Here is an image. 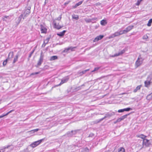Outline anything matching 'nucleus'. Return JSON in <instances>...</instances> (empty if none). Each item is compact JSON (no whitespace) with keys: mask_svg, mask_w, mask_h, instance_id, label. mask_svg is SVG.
I'll return each mask as SVG.
<instances>
[{"mask_svg":"<svg viewBox=\"0 0 152 152\" xmlns=\"http://www.w3.org/2000/svg\"><path fill=\"white\" fill-rule=\"evenodd\" d=\"M44 140V138H43L37 141L34 142L29 145L28 146L26 149H24L23 151V152H29V149L30 147L33 148L36 147L39 145Z\"/></svg>","mask_w":152,"mask_h":152,"instance_id":"1","label":"nucleus"},{"mask_svg":"<svg viewBox=\"0 0 152 152\" xmlns=\"http://www.w3.org/2000/svg\"><path fill=\"white\" fill-rule=\"evenodd\" d=\"M120 35L119 34L118 32H116L114 34H112L110 37L113 38L115 37L118 36Z\"/></svg>","mask_w":152,"mask_h":152,"instance_id":"18","label":"nucleus"},{"mask_svg":"<svg viewBox=\"0 0 152 152\" xmlns=\"http://www.w3.org/2000/svg\"><path fill=\"white\" fill-rule=\"evenodd\" d=\"M58 58L57 56H51L50 58V61H53L57 59Z\"/></svg>","mask_w":152,"mask_h":152,"instance_id":"22","label":"nucleus"},{"mask_svg":"<svg viewBox=\"0 0 152 152\" xmlns=\"http://www.w3.org/2000/svg\"><path fill=\"white\" fill-rule=\"evenodd\" d=\"M66 32V30H64L62 32H61L59 33H57V34L58 36L59 37H63L64 35Z\"/></svg>","mask_w":152,"mask_h":152,"instance_id":"16","label":"nucleus"},{"mask_svg":"<svg viewBox=\"0 0 152 152\" xmlns=\"http://www.w3.org/2000/svg\"><path fill=\"white\" fill-rule=\"evenodd\" d=\"M53 24L54 28L57 29H59L62 27V26L59 25V23L57 22L55 20H53Z\"/></svg>","mask_w":152,"mask_h":152,"instance_id":"5","label":"nucleus"},{"mask_svg":"<svg viewBox=\"0 0 152 152\" xmlns=\"http://www.w3.org/2000/svg\"><path fill=\"white\" fill-rule=\"evenodd\" d=\"M83 74H82V72H78L77 73V75H79V76L82 75Z\"/></svg>","mask_w":152,"mask_h":152,"instance_id":"46","label":"nucleus"},{"mask_svg":"<svg viewBox=\"0 0 152 152\" xmlns=\"http://www.w3.org/2000/svg\"><path fill=\"white\" fill-rule=\"evenodd\" d=\"M120 35L122 34H126L125 32L124 31V30L123 31H120L119 32Z\"/></svg>","mask_w":152,"mask_h":152,"instance_id":"34","label":"nucleus"},{"mask_svg":"<svg viewBox=\"0 0 152 152\" xmlns=\"http://www.w3.org/2000/svg\"><path fill=\"white\" fill-rule=\"evenodd\" d=\"M39 72H37L32 73H31L30 74V75L32 76V75H33L38 74L39 73Z\"/></svg>","mask_w":152,"mask_h":152,"instance_id":"33","label":"nucleus"},{"mask_svg":"<svg viewBox=\"0 0 152 152\" xmlns=\"http://www.w3.org/2000/svg\"><path fill=\"white\" fill-rule=\"evenodd\" d=\"M61 18V15L59 16L55 19L54 20H55L56 21V20H60Z\"/></svg>","mask_w":152,"mask_h":152,"instance_id":"30","label":"nucleus"},{"mask_svg":"<svg viewBox=\"0 0 152 152\" xmlns=\"http://www.w3.org/2000/svg\"><path fill=\"white\" fill-rule=\"evenodd\" d=\"M124 52V50H122L121 51L120 53H119L118 55H121Z\"/></svg>","mask_w":152,"mask_h":152,"instance_id":"41","label":"nucleus"},{"mask_svg":"<svg viewBox=\"0 0 152 152\" xmlns=\"http://www.w3.org/2000/svg\"><path fill=\"white\" fill-rule=\"evenodd\" d=\"M107 23L106 21L104 20H102L100 21V24L102 26H105Z\"/></svg>","mask_w":152,"mask_h":152,"instance_id":"21","label":"nucleus"},{"mask_svg":"<svg viewBox=\"0 0 152 152\" xmlns=\"http://www.w3.org/2000/svg\"><path fill=\"white\" fill-rule=\"evenodd\" d=\"M34 51V49L30 53L28 56V58H30L32 56V54L33 53Z\"/></svg>","mask_w":152,"mask_h":152,"instance_id":"32","label":"nucleus"},{"mask_svg":"<svg viewBox=\"0 0 152 152\" xmlns=\"http://www.w3.org/2000/svg\"><path fill=\"white\" fill-rule=\"evenodd\" d=\"M104 36L102 35H100L96 37L93 40V42H97L98 41L101 40L103 37Z\"/></svg>","mask_w":152,"mask_h":152,"instance_id":"10","label":"nucleus"},{"mask_svg":"<svg viewBox=\"0 0 152 152\" xmlns=\"http://www.w3.org/2000/svg\"><path fill=\"white\" fill-rule=\"evenodd\" d=\"M44 58V55L43 54L42 52H41L40 53V56L39 59L38 61L37 66L36 67H37L38 66H40L41 65L42 63L43 62Z\"/></svg>","mask_w":152,"mask_h":152,"instance_id":"4","label":"nucleus"},{"mask_svg":"<svg viewBox=\"0 0 152 152\" xmlns=\"http://www.w3.org/2000/svg\"><path fill=\"white\" fill-rule=\"evenodd\" d=\"M4 18H3V20H5V18H7L9 19H10V16H4Z\"/></svg>","mask_w":152,"mask_h":152,"instance_id":"35","label":"nucleus"},{"mask_svg":"<svg viewBox=\"0 0 152 152\" xmlns=\"http://www.w3.org/2000/svg\"><path fill=\"white\" fill-rule=\"evenodd\" d=\"M140 137L142 139H144L145 137V136L143 134H141L140 135Z\"/></svg>","mask_w":152,"mask_h":152,"instance_id":"44","label":"nucleus"},{"mask_svg":"<svg viewBox=\"0 0 152 152\" xmlns=\"http://www.w3.org/2000/svg\"><path fill=\"white\" fill-rule=\"evenodd\" d=\"M74 7L75 8V7H76V4H75L74 6Z\"/></svg>","mask_w":152,"mask_h":152,"instance_id":"57","label":"nucleus"},{"mask_svg":"<svg viewBox=\"0 0 152 152\" xmlns=\"http://www.w3.org/2000/svg\"><path fill=\"white\" fill-rule=\"evenodd\" d=\"M133 27L134 26L133 25L129 26L124 30V31L125 32L126 34L133 29Z\"/></svg>","mask_w":152,"mask_h":152,"instance_id":"9","label":"nucleus"},{"mask_svg":"<svg viewBox=\"0 0 152 152\" xmlns=\"http://www.w3.org/2000/svg\"><path fill=\"white\" fill-rule=\"evenodd\" d=\"M125 94V93H122V94Z\"/></svg>","mask_w":152,"mask_h":152,"instance_id":"61","label":"nucleus"},{"mask_svg":"<svg viewBox=\"0 0 152 152\" xmlns=\"http://www.w3.org/2000/svg\"><path fill=\"white\" fill-rule=\"evenodd\" d=\"M99 69V67H95L94 68V69L92 71V72H93L94 71H96L98 70Z\"/></svg>","mask_w":152,"mask_h":152,"instance_id":"37","label":"nucleus"},{"mask_svg":"<svg viewBox=\"0 0 152 152\" xmlns=\"http://www.w3.org/2000/svg\"><path fill=\"white\" fill-rule=\"evenodd\" d=\"M30 132L31 133H34V131H32V130L28 132Z\"/></svg>","mask_w":152,"mask_h":152,"instance_id":"52","label":"nucleus"},{"mask_svg":"<svg viewBox=\"0 0 152 152\" xmlns=\"http://www.w3.org/2000/svg\"><path fill=\"white\" fill-rule=\"evenodd\" d=\"M22 20V18L20 16L17 18L15 21L16 25L17 26H18L20 22Z\"/></svg>","mask_w":152,"mask_h":152,"instance_id":"12","label":"nucleus"},{"mask_svg":"<svg viewBox=\"0 0 152 152\" xmlns=\"http://www.w3.org/2000/svg\"><path fill=\"white\" fill-rule=\"evenodd\" d=\"M2 77V76H0V79Z\"/></svg>","mask_w":152,"mask_h":152,"instance_id":"59","label":"nucleus"},{"mask_svg":"<svg viewBox=\"0 0 152 152\" xmlns=\"http://www.w3.org/2000/svg\"><path fill=\"white\" fill-rule=\"evenodd\" d=\"M124 112V110L123 109L119 110H118V113L123 112Z\"/></svg>","mask_w":152,"mask_h":152,"instance_id":"43","label":"nucleus"},{"mask_svg":"<svg viewBox=\"0 0 152 152\" xmlns=\"http://www.w3.org/2000/svg\"><path fill=\"white\" fill-rule=\"evenodd\" d=\"M83 1H80L77 3V7L81 4L83 3Z\"/></svg>","mask_w":152,"mask_h":152,"instance_id":"38","label":"nucleus"},{"mask_svg":"<svg viewBox=\"0 0 152 152\" xmlns=\"http://www.w3.org/2000/svg\"><path fill=\"white\" fill-rule=\"evenodd\" d=\"M118 152H125V149L123 147H121L118 148Z\"/></svg>","mask_w":152,"mask_h":152,"instance_id":"24","label":"nucleus"},{"mask_svg":"<svg viewBox=\"0 0 152 152\" xmlns=\"http://www.w3.org/2000/svg\"><path fill=\"white\" fill-rule=\"evenodd\" d=\"M122 120H121V118H118L117 119V121L118 122H120Z\"/></svg>","mask_w":152,"mask_h":152,"instance_id":"48","label":"nucleus"},{"mask_svg":"<svg viewBox=\"0 0 152 152\" xmlns=\"http://www.w3.org/2000/svg\"><path fill=\"white\" fill-rule=\"evenodd\" d=\"M145 86L146 87H148L150 85L151 82L150 81H146L145 82Z\"/></svg>","mask_w":152,"mask_h":152,"instance_id":"19","label":"nucleus"},{"mask_svg":"<svg viewBox=\"0 0 152 152\" xmlns=\"http://www.w3.org/2000/svg\"><path fill=\"white\" fill-rule=\"evenodd\" d=\"M76 48V47H71L67 48H65L63 50V52L64 53H69L70 52V51H73L75 50Z\"/></svg>","mask_w":152,"mask_h":152,"instance_id":"8","label":"nucleus"},{"mask_svg":"<svg viewBox=\"0 0 152 152\" xmlns=\"http://www.w3.org/2000/svg\"><path fill=\"white\" fill-rule=\"evenodd\" d=\"M118 122L117 121V120L115 122H114V124H116Z\"/></svg>","mask_w":152,"mask_h":152,"instance_id":"55","label":"nucleus"},{"mask_svg":"<svg viewBox=\"0 0 152 152\" xmlns=\"http://www.w3.org/2000/svg\"><path fill=\"white\" fill-rule=\"evenodd\" d=\"M7 61V59H6L3 61V66H4L6 65Z\"/></svg>","mask_w":152,"mask_h":152,"instance_id":"36","label":"nucleus"},{"mask_svg":"<svg viewBox=\"0 0 152 152\" xmlns=\"http://www.w3.org/2000/svg\"><path fill=\"white\" fill-rule=\"evenodd\" d=\"M143 59L141 57L140 55L135 63V67L136 68H137L141 65L143 63Z\"/></svg>","mask_w":152,"mask_h":152,"instance_id":"3","label":"nucleus"},{"mask_svg":"<svg viewBox=\"0 0 152 152\" xmlns=\"http://www.w3.org/2000/svg\"><path fill=\"white\" fill-rule=\"evenodd\" d=\"M72 18L76 19V15L74 14L72 15Z\"/></svg>","mask_w":152,"mask_h":152,"instance_id":"47","label":"nucleus"},{"mask_svg":"<svg viewBox=\"0 0 152 152\" xmlns=\"http://www.w3.org/2000/svg\"><path fill=\"white\" fill-rule=\"evenodd\" d=\"M39 130V129H33L32 130V131H34V132L35 133L38 131Z\"/></svg>","mask_w":152,"mask_h":152,"instance_id":"40","label":"nucleus"},{"mask_svg":"<svg viewBox=\"0 0 152 152\" xmlns=\"http://www.w3.org/2000/svg\"><path fill=\"white\" fill-rule=\"evenodd\" d=\"M115 115V113L113 112H110L106 113L104 117L102 119V120L107 118H109Z\"/></svg>","mask_w":152,"mask_h":152,"instance_id":"7","label":"nucleus"},{"mask_svg":"<svg viewBox=\"0 0 152 152\" xmlns=\"http://www.w3.org/2000/svg\"><path fill=\"white\" fill-rule=\"evenodd\" d=\"M148 38V37L147 35H145L143 37V38L144 39H147V38Z\"/></svg>","mask_w":152,"mask_h":152,"instance_id":"45","label":"nucleus"},{"mask_svg":"<svg viewBox=\"0 0 152 152\" xmlns=\"http://www.w3.org/2000/svg\"><path fill=\"white\" fill-rule=\"evenodd\" d=\"M85 20L87 23H90L92 22V19H90L86 18L85 19Z\"/></svg>","mask_w":152,"mask_h":152,"instance_id":"29","label":"nucleus"},{"mask_svg":"<svg viewBox=\"0 0 152 152\" xmlns=\"http://www.w3.org/2000/svg\"><path fill=\"white\" fill-rule=\"evenodd\" d=\"M80 150H81L82 152H88L89 149L87 148H85L83 149H81Z\"/></svg>","mask_w":152,"mask_h":152,"instance_id":"23","label":"nucleus"},{"mask_svg":"<svg viewBox=\"0 0 152 152\" xmlns=\"http://www.w3.org/2000/svg\"><path fill=\"white\" fill-rule=\"evenodd\" d=\"M49 39V38H47L45 39L44 40V43L42 45V47H45V46L46 44H47L48 42Z\"/></svg>","mask_w":152,"mask_h":152,"instance_id":"13","label":"nucleus"},{"mask_svg":"<svg viewBox=\"0 0 152 152\" xmlns=\"http://www.w3.org/2000/svg\"><path fill=\"white\" fill-rule=\"evenodd\" d=\"M11 56V57L10 58H12V57H13V52H10L9 54V55H8V56L9 57H10V56Z\"/></svg>","mask_w":152,"mask_h":152,"instance_id":"31","label":"nucleus"},{"mask_svg":"<svg viewBox=\"0 0 152 152\" xmlns=\"http://www.w3.org/2000/svg\"><path fill=\"white\" fill-rule=\"evenodd\" d=\"M112 152H116L115 151H113Z\"/></svg>","mask_w":152,"mask_h":152,"instance_id":"60","label":"nucleus"},{"mask_svg":"<svg viewBox=\"0 0 152 152\" xmlns=\"http://www.w3.org/2000/svg\"><path fill=\"white\" fill-rule=\"evenodd\" d=\"M89 70V69H87L84 71H82V74H84L87 71H88Z\"/></svg>","mask_w":152,"mask_h":152,"instance_id":"42","label":"nucleus"},{"mask_svg":"<svg viewBox=\"0 0 152 152\" xmlns=\"http://www.w3.org/2000/svg\"><path fill=\"white\" fill-rule=\"evenodd\" d=\"M129 115V114H128H128L125 115H123V116H122L121 117H120V118H121V120H123L124 119H125V118H126L127 116Z\"/></svg>","mask_w":152,"mask_h":152,"instance_id":"28","label":"nucleus"},{"mask_svg":"<svg viewBox=\"0 0 152 152\" xmlns=\"http://www.w3.org/2000/svg\"><path fill=\"white\" fill-rule=\"evenodd\" d=\"M140 2L139 1H138L137 3H136V5H138L140 4Z\"/></svg>","mask_w":152,"mask_h":152,"instance_id":"53","label":"nucleus"},{"mask_svg":"<svg viewBox=\"0 0 152 152\" xmlns=\"http://www.w3.org/2000/svg\"><path fill=\"white\" fill-rule=\"evenodd\" d=\"M69 1H67V2H65L64 4L66 5V4H68L69 3Z\"/></svg>","mask_w":152,"mask_h":152,"instance_id":"50","label":"nucleus"},{"mask_svg":"<svg viewBox=\"0 0 152 152\" xmlns=\"http://www.w3.org/2000/svg\"><path fill=\"white\" fill-rule=\"evenodd\" d=\"M14 111V110H12L10 111H9V112H7V113H6V114H3L1 115H0V118H3V117H4L5 116H6V115H8L9 113H12V112Z\"/></svg>","mask_w":152,"mask_h":152,"instance_id":"17","label":"nucleus"},{"mask_svg":"<svg viewBox=\"0 0 152 152\" xmlns=\"http://www.w3.org/2000/svg\"><path fill=\"white\" fill-rule=\"evenodd\" d=\"M40 29L42 33H45L47 32V28L43 25H40Z\"/></svg>","mask_w":152,"mask_h":152,"instance_id":"11","label":"nucleus"},{"mask_svg":"<svg viewBox=\"0 0 152 152\" xmlns=\"http://www.w3.org/2000/svg\"><path fill=\"white\" fill-rule=\"evenodd\" d=\"M18 55H17L14 58V59L13 60V63L14 64L18 60Z\"/></svg>","mask_w":152,"mask_h":152,"instance_id":"25","label":"nucleus"},{"mask_svg":"<svg viewBox=\"0 0 152 152\" xmlns=\"http://www.w3.org/2000/svg\"><path fill=\"white\" fill-rule=\"evenodd\" d=\"M97 19V18H96V17H95L94 18H92V19H92V20H96Z\"/></svg>","mask_w":152,"mask_h":152,"instance_id":"51","label":"nucleus"},{"mask_svg":"<svg viewBox=\"0 0 152 152\" xmlns=\"http://www.w3.org/2000/svg\"><path fill=\"white\" fill-rule=\"evenodd\" d=\"M152 23V19H150L148 21V23L147 24V26H151V23Z\"/></svg>","mask_w":152,"mask_h":152,"instance_id":"26","label":"nucleus"},{"mask_svg":"<svg viewBox=\"0 0 152 152\" xmlns=\"http://www.w3.org/2000/svg\"><path fill=\"white\" fill-rule=\"evenodd\" d=\"M123 110H124V112L125 111H129L130 110H132V109L130 107H128L126 108L123 109Z\"/></svg>","mask_w":152,"mask_h":152,"instance_id":"27","label":"nucleus"},{"mask_svg":"<svg viewBox=\"0 0 152 152\" xmlns=\"http://www.w3.org/2000/svg\"><path fill=\"white\" fill-rule=\"evenodd\" d=\"M141 86H142L141 85H139V86H137L136 88L133 91V92L134 93H135L137 92L139 90H140Z\"/></svg>","mask_w":152,"mask_h":152,"instance_id":"15","label":"nucleus"},{"mask_svg":"<svg viewBox=\"0 0 152 152\" xmlns=\"http://www.w3.org/2000/svg\"><path fill=\"white\" fill-rule=\"evenodd\" d=\"M76 18H77V19H78V16H77V17H76Z\"/></svg>","mask_w":152,"mask_h":152,"instance_id":"56","label":"nucleus"},{"mask_svg":"<svg viewBox=\"0 0 152 152\" xmlns=\"http://www.w3.org/2000/svg\"><path fill=\"white\" fill-rule=\"evenodd\" d=\"M31 7H26L23 10V12L19 15L23 20L25 19L31 12Z\"/></svg>","mask_w":152,"mask_h":152,"instance_id":"2","label":"nucleus"},{"mask_svg":"<svg viewBox=\"0 0 152 152\" xmlns=\"http://www.w3.org/2000/svg\"><path fill=\"white\" fill-rule=\"evenodd\" d=\"M84 86V85H82L81 86V87H82Z\"/></svg>","mask_w":152,"mask_h":152,"instance_id":"58","label":"nucleus"},{"mask_svg":"<svg viewBox=\"0 0 152 152\" xmlns=\"http://www.w3.org/2000/svg\"><path fill=\"white\" fill-rule=\"evenodd\" d=\"M11 146H12V145H7L5 146L4 147V149L8 148L9 147H10Z\"/></svg>","mask_w":152,"mask_h":152,"instance_id":"39","label":"nucleus"},{"mask_svg":"<svg viewBox=\"0 0 152 152\" xmlns=\"http://www.w3.org/2000/svg\"><path fill=\"white\" fill-rule=\"evenodd\" d=\"M80 88H79V87H78V88H76L77 90H79Z\"/></svg>","mask_w":152,"mask_h":152,"instance_id":"54","label":"nucleus"},{"mask_svg":"<svg viewBox=\"0 0 152 152\" xmlns=\"http://www.w3.org/2000/svg\"><path fill=\"white\" fill-rule=\"evenodd\" d=\"M94 136V134L92 133H91L89 135V137H92Z\"/></svg>","mask_w":152,"mask_h":152,"instance_id":"49","label":"nucleus"},{"mask_svg":"<svg viewBox=\"0 0 152 152\" xmlns=\"http://www.w3.org/2000/svg\"><path fill=\"white\" fill-rule=\"evenodd\" d=\"M73 132H75V131H72L70 132H68L66 134V135L69 137L72 136L73 135Z\"/></svg>","mask_w":152,"mask_h":152,"instance_id":"20","label":"nucleus"},{"mask_svg":"<svg viewBox=\"0 0 152 152\" xmlns=\"http://www.w3.org/2000/svg\"><path fill=\"white\" fill-rule=\"evenodd\" d=\"M143 144L148 146L149 145V140L146 139H144L143 140Z\"/></svg>","mask_w":152,"mask_h":152,"instance_id":"14","label":"nucleus"},{"mask_svg":"<svg viewBox=\"0 0 152 152\" xmlns=\"http://www.w3.org/2000/svg\"><path fill=\"white\" fill-rule=\"evenodd\" d=\"M69 79V76H67L63 77L61 80V81L60 84H59L58 86H60L61 84L67 82Z\"/></svg>","mask_w":152,"mask_h":152,"instance_id":"6","label":"nucleus"}]
</instances>
